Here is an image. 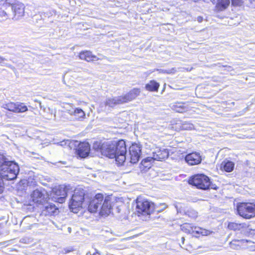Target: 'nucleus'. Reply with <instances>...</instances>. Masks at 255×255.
Masks as SVG:
<instances>
[{
  "label": "nucleus",
  "mask_w": 255,
  "mask_h": 255,
  "mask_svg": "<svg viewBox=\"0 0 255 255\" xmlns=\"http://www.w3.org/2000/svg\"><path fill=\"white\" fill-rule=\"evenodd\" d=\"M123 101L122 96H118L107 99L105 104L106 106L113 108L118 105L124 104Z\"/></svg>",
  "instance_id": "6ab92c4d"
},
{
  "label": "nucleus",
  "mask_w": 255,
  "mask_h": 255,
  "mask_svg": "<svg viewBox=\"0 0 255 255\" xmlns=\"http://www.w3.org/2000/svg\"><path fill=\"white\" fill-rule=\"evenodd\" d=\"M240 216L245 219H251L255 217V204L251 203H240L237 207Z\"/></svg>",
  "instance_id": "0eeeda50"
},
{
  "label": "nucleus",
  "mask_w": 255,
  "mask_h": 255,
  "mask_svg": "<svg viewBox=\"0 0 255 255\" xmlns=\"http://www.w3.org/2000/svg\"><path fill=\"white\" fill-rule=\"evenodd\" d=\"M5 181V179L0 175V194H1L4 191Z\"/></svg>",
  "instance_id": "473e14b6"
},
{
  "label": "nucleus",
  "mask_w": 255,
  "mask_h": 255,
  "mask_svg": "<svg viewBox=\"0 0 255 255\" xmlns=\"http://www.w3.org/2000/svg\"><path fill=\"white\" fill-rule=\"evenodd\" d=\"M140 90L139 88H133L128 93L122 96L124 103L130 102L135 99L140 94Z\"/></svg>",
  "instance_id": "a211bd4d"
},
{
  "label": "nucleus",
  "mask_w": 255,
  "mask_h": 255,
  "mask_svg": "<svg viewBox=\"0 0 255 255\" xmlns=\"http://www.w3.org/2000/svg\"><path fill=\"white\" fill-rule=\"evenodd\" d=\"M184 214L189 218L193 219H196L198 216V212L191 208L188 209L184 211Z\"/></svg>",
  "instance_id": "cd10ccee"
},
{
  "label": "nucleus",
  "mask_w": 255,
  "mask_h": 255,
  "mask_svg": "<svg viewBox=\"0 0 255 255\" xmlns=\"http://www.w3.org/2000/svg\"><path fill=\"white\" fill-rule=\"evenodd\" d=\"M73 251V249L72 248H65L62 250V253L63 254H66L69 253L71 252H72Z\"/></svg>",
  "instance_id": "c9c22d12"
},
{
  "label": "nucleus",
  "mask_w": 255,
  "mask_h": 255,
  "mask_svg": "<svg viewBox=\"0 0 255 255\" xmlns=\"http://www.w3.org/2000/svg\"><path fill=\"white\" fill-rule=\"evenodd\" d=\"M167 207V205L165 203H160L158 206H155L154 211L157 212H162Z\"/></svg>",
  "instance_id": "7c9ffc66"
},
{
  "label": "nucleus",
  "mask_w": 255,
  "mask_h": 255,
  "mask_svg": "<svg viewBox=\"0 0 255 255\" xmlns=\"http://www.w3.org/2000/svg\"><path fill=\"white\" fill-rule=\"evenodd\" d=\"M39 106H40V109H42V106H41V102H39Z\"/></svg>",
  "instance_id": "79ce46f5"
},
{
  "label": "nucleus",
  "mask_w": 255,
  "mask_h": 255,
  "mask_svg": "<svg viewBox=\"0 0 255 255\" xmlns=\"http://www.w3.org/2000/svg\"><path fill=\"white\" fill-rule=\"evenodd\" d=\"M24 13V6L23 3L16 2L13 4L4 2L0 8V17L6 19L11 18L18 20Z\"/></svg>",
  "instance_id": "20e7f679"
},
{
  "label": "nucleus",
  "mask_w": 255,
  "mask_h": 255,
  "mask_svg": "<svg viewBox=\"0 0 255 255\" xmlns=\"http://www.w3.org/2000/svg\"><path fill=\"white\" fill-rule=\"evenodd\" d=\"M2 108L9 111L14 113H23L28 110L27 107L21 103H9L3 104Z\"/></svg>",
  "instance_id": "ddd939ff"
},
{
  "label": "nucleus",
  "mask_w": 255,
  "mask_h": 255,
  "mask_svg": "<svg viewBox=\"0 0 255 255\" xmlns=\"http://www.w3.org/2000/svg\"><path fill=\"white\" fill-rule=\"evenodd\" d=\"M230 3V0H217L214 3L218 10L223 11L226 9Z\"/></svg>",
  "instance_id": "4be33fe9"
},
{
  "label": "nucleus",
  "mask_w": 255,
  "mask_h": 255,
  "mask_svg": "<svg viewBox=\"0 0 255 255\" xmlns=\"http://www.w3.org/2000/svg\"><path fill=\"white\" fill-rule=\"evenodd\" d=\"M79 58L88 62L94 61L98 60L96 56L92 54L90 51H82L79 53Z\"/></svg>",
  "instance_id": "aec40b11"
},
{
  "label": "nucleus",
  "mask_w": 255,
  "mask_h": 255,
  "mask_svg": "<svg viewBox=\"0 0 255 255\" xmlns=\"http://www.w3.org/2000/svg\"><path fill=\"white\" fill-rule=\"evenodd\" d=\"M155 205L147 200H137L136 210L139 215H149L154 211Z\"/></svg>",
  "instance_id": "6e6552de"
},
{
  "label": "nucleus",
  "mask_w": 255,
  "mask_h": 255,
  "mask_svg": "<svg viewBox=\"0 0 255 255\" xmlns=\"http://www.w3.org/2000/svg\"><path fill=\"white\" fill-rule=\"evenodd\" d=\"M157 70L159 72V73H166V74L174 73L176 71V69L175 68H172V69H168V70L158 69Z\"/></svg>",
  "instance_id": "72a5a7b5"
},
{
  "label": "nucleus",
  "mask_w": 255,
  "mask_h": 255,
  "mask_svg": "<svg viewBox=\"0 0 255 255\" xmlns=\"http://www.w3.org/2000/svg\"><path fill=\"white\" fill-rule=\"evenodd\" d=\"M141 152V147L139 144H132L129 148V154H126V159L132 164L136 163L139 160Z\"/></svg>",
  "instance_id": "f8f14e48"
},
{
  "label": "nucleus",
  "mask_w": 255,
  "mask_h": 255,
  "mask_svg": "<svg viewBox=\"0 0 255 255\" xmlns=\"http://www.w3.org/2000/svg\"><path fill=\"white\" fill-rule=\"evenodd\" d=\"M32 201L37 205H43L48 198L47 191L42 188L34 190L31 194Z\"/></svg>",
  "instance_id": "9b49d317"
},
{
  "label": "nucleus",
  "mask_w": 255,
  "mask_h": 255,
  "mask_svg": "<svg viewBox=\"0 0 255 255\" xmlns=\"http://www.w3.org/2000/svg\"><path fill=\"white\" fill-rule=\"evenodd\" d=\"M182 103H176L172 107V109L178 113H183L188 110V108L183 105Z\"/></svg>",
  "instance_id": "393cba45"
},
{
  "label": "nucleus",
  "mask_w": 255,
  "mask_h": 255,
  "mask_svg": "<svg viewBox=\"0 0 255 255\" xmlns=\"http://www.w3.org/2000/svg\"><path fill=\"white\" fill-rule=\"evenodd\" d=\"M70 187L69 185H61L54 188L52 189L53 200L59 203L64 202Z\"/></svg>",
  "instance_id": "1a4fd4ad"
},
{
  "label": "nucleus",
  "mask_w": 255,
  "mask_h": 255,
  "mask_svg": "<svg viewBox=\"0 0 255 255\" xmlns=\"http://www.w3.org/2000/svg\"><path fill=\"white\" fill-rule=\"evenodd\" d=\"M240 241H233L231 242L230 244V248L234 249V250H239L240 249V246L239 244L237 243H239Z\"/></svg>",
  "instance_id": "2f4dec72"
},
{
  "label": "nucleus",
  "mask_w": 255,
  "mask_h": 255,
  "mask_svg": "<svg viewBox=\"0 0 255 255\" xmlns=\"http://www.w3.org/2000/svg\"><path fill=\"white\" fill-rule=\"evenodd\" d=\"M195 227L189 223H184L181 226L182 231L187 233H192L194 236V229Z\"/></svg>",
  "instance_id": "a878e982"
},
{
  "label": "nucleus",
  "mask_w": 255,
  "mask_h": 255,
  "mask_svg": "<svg viewBox=\"0 0 255 255\" xmlns=\"http://www.w3.org/2000/svg\"><path fill=\"white\" fill-rule=\"evenodd\" d=\"M68 229H69V231H70L71 228H68Z\"/></svg>",
  "instance_id": "37998d69"
},
{
  "label": "nucleus",
  "mask_w": 255,
  "mask_h": 255,
  "mask_svg": "<svg viewBox=\"0 0 255 255\" xmlns=\"http://www.w3.org/2000/svg\"><path fill=\"white\" fill-rule=\"evenodd\" d=\"M159 87V84L154 80H151L149 83H147L145 86L146 90L150 92L158 91Z\"/></svg>",
  "instance_id": "5701e85b"
},
{
  "label": "nucleus",
  "mask_w": 255,
  "mask_h": 255,
  "mask_svg": "<svg viewBox=\"0 0 255 255\" xmlns=\"http://www.w3.org/2000/svg\"><path fill=\"white\" fill-rule=\"evenodd\" d=\"M179 205H175V207L178 213H181V211L179 209Z\"/></svg>",
  "instance_id": "4c0bfd02"
},
{
  "label": "nucleus",
  "mask_w": 255,
  "mask_h": 255,
  "mask_svg": "<svg viewBox=\"0 0 255 255\" xmlns=\"http://www.w3.org/2000/svg\"><path fill=\"white\" fill-rule=\"evenodd\" d=\"M185 160L189 165H195L201 162L202 158L199 153L193 152L187 154L185 157Z\"/></svg>",
  "instance_id": "2eb2a0df"
},
{
  "label": "nucleus",
  "mask_w": 255,
  "mask_h": 255,
  "mask_svg": "<svg viewBox=\"0 0 255 255\" xmlns=\"http://www.w3.org/2000/svg\"><path fill=\"white\" fill-rule=\"evenodd\" d=\"M85 196V191L84 189L81 188L75 189L69 205L72 212L77 213L79 209L82 208L83 205L86 206L88 205V202H86Z\"/></svg>",
  "instance_id": "39448f33"
},
{
  "label": "nucleus",
  "mask_w": 255,
  "mask_h": 255,
  "mask_svg": "<svg viewBox=\"0 0 255 255\" xmlns=\"http://www.w3.org/2000/svg\"><path fill=\"white\" fill-rule=\"evenodd\" d=\"M57 144L60 145L61 146H64L67 144H69V141L68 140H63L60 142H58Z\"/></svg>",
  "instance_id": "e433bc0d"
},
{
  "label": "nucleus",
  "mask_w": 255,
  "mask_h": 255,
  "mask_svg": "<svg viewBox=\"0 0 255 255\" xmlns=\"http://www.w3.org/2000/svg\"><path fill=\"white\" fill-rule=\"evenodd\" d=\"M110 146V145L108 144V141L102 143L101 141H96L93 143L92 149L98 153H100L102 155L106 156L108 147H111Z\"/></svg>",
  "instance_id": "dca6fc26"
},
{
  "label": "nucleus",
  "mask_w": 255,
  "mask_h": 255,
  "mask_svg": "<svg viewBox=\"0 0 255 255\" xmlns=\"http://www.w3.org/2000/svg\"><path fill=\"white\" fill-rule=\"evenodd\" d=\"M90 151V145L88 142H80L76 149L77 155L82 158L87 157Z\"/></svg>",
  "instance_id": "f3484780"
},
{
  "label": "nucleus",
  "mask_w": 255,
  "mask_h": 255,
  "mask_svg": "<svg viewBox=\"0 0 255 255\" xmlns=\"http://www.w3.org/2000/svg\"><path fill=\"white\" fill-rule=\"evenodd\" d=\"M74 115L78 119L83 118L85 116L84 112L80 108H76L74 112Z\"/></svg>",
  "instance_id": "c85d7f7f"
},
{
  "label": "nucleus",
  "mask_w": 255,
  "mask_h": 255,
  "mask_svg": "<svg viewBox=\"0 0 255 255\" xmlns=\"http://www.w3.org/2000/svg\"><path fill=\"white\" fill-rule=\"evenodd\" d=\"M168 155L169 153L167 149L156 147L152 151V157H148L143 159L141 161V164L145 166V163L150 162L152 160H162L167 158ZM145 166H147V165H145Z\"/></svg>",
  "instance_id": "9d476101"
},
{
  "label": "nucleus",
  "mask_w": 255,
  "mask_h": 255,
  "mask_svg": "<svg viewBox=\"0 0 255 255\" xmlns=\"http://www.w3.org/2000/svg\"><path fill=\"white\" fill-rule=\"evenodd\" d=\"M235 164L229 160H224L221 164V169L228 172L232 171L234 168Z\"/></svg>",
  "instance_id": "412c9836"
},
{
  "label": "nucleus",
  "mask_w": 255,
  "mask_h": 255,
  "mask_svg": "<svg viewBox=\"0 0 255 255\" xmlns=\"http://www.w3.org/2000/svg\"><path fill=\"white\" fill-rule=\"evenodd\" d=\"M189 183L203 190L209 188L217 190L218 188L216 184L211 182L207 176L202 174H196L191 177L189 180Z\"/></svg>",
  "instance_id": "423d86ee"
},
{
  "label": "nucleus",
  "mask_w": 255,
  "mask_h": 255,
  "mask_svg": "<svg viewBox=\"0 0 255 255\" xmlns=\"http://www.w3.org/2000/svg\"><path fill=\"white\" fill-rule=\"evenodd\" d=\"M110 147L107 148L106 156L110 158H115L116 161L119 165H122L128 158L126 156L127 152L126 142L123 140L118 141H108Z\"/></svg>",
  "instance_id": "f03ea898"
},
{
  "label": "nucleus",
  "mask_w": 255,
  "mask_h": 255,
  "mask_svg": "<svg viewBox=\"0 0 255 255\" xmlns=\"http://www.w3.org/2000/svg\"><path fill=\"white\" fill-rule=\"evenodd\" d=\"M244 225L243 224L237 223L235 222H230L229 223L228 227L229 229L234 231L240 230L244 228Z\"/></svg>",
  "instance_id": "bb28decb"
},
{
  "label": "nucleus",
  "mask_w": 255,
  "mask_h": 255,
  "mask_svg": "<svg viewBox=\"0 0 255 255\" xmlns=\"http://www.w3.org/2000/svg\"><path fill=\"white\" fill-rule=\"evenodd\" d=\"M68 229H69V231H70L71 228H68Z\"/></svg>",
  "instance_id": "c03bdc74"
},
{
  "label": "nucleus",
  "mask_w": 255,
  "mask_h": 255,
  "mask_svg": "<svg viewBox=\"0 0 255 255\" xmlns=\"http://www.w3.org/2000/svg\"><path fill=\"white\" fill-rule=\"evenodd\" d=\"M181 128L182 130H191L194 128V125L190 123L185 122L182 124Z\"/></svg>",
  "instance_id": "c756f323"
},
{
  "label": "nucleus",
  "mask_w": 255,
  "mask_h": 255,
  "mask_svg": "<svg viewBox=\"0 0 255 255\" xmlns=\"http://www.w3.org/2000/svg\"><path fill=\"white\" fill-rule=\"evenodd\" d=\"M184 241H185V238L184 237H182L181 238V241H182V245L184 244Z\"/></svg>",
  "instance_id": "a19ab883"
},
{
  "label": "nucleus",
  "mask_w": 255,
  "mask_h": 255,
  "mask_svg": "<svg viewBox=\"0 0 255 255\" xmlns=\"http://www.w3.org/2000/svg\"><path fill=\"white\" fill-rule=\"evenodd\" d=\"M217 65H219V67H223L226 68V70L227 71H229V72L231 71H232L233 70V68L231 66H230L221 65V64L219 63H218Z\"/></svg>",
  "instance_id": "f704fd0d"
},
{
  "label": "nucleus",
  "mask_w": 255,
  "mask_h": 255,
  "mask_svg": "<svg viewBox=\"0 0 255 255\" xmlns=\"http://www.w3.org/2000/svg\"><path fill=\"white\" fill-rule=\"evenodd\" d=\"M111 197L107 196L104 198L101 193L97 194L88 204V211L91 213H99L101 216H108L112 211Z\"/></svg>",
  "instance_id": "f257e3e1"
},
{
  "label": "nucleus",
  "mask_w": 255,
  "mask_h": 255,
  "mask_svg": "<svg viewBox=\"0 0 255 255\" xmlns=\"http://www.w3.org/2000/svg\"><path fill=\"white\" fill-rule=\"evenodd\" d=\"M194 236L197 237L198 235L208 236L213 233L212 231L200 227H195L194 229Z\"/></svg>",
  "instance_id": "b1692460"
},
{
  "label": "nucleus",
  "mask_w": 255,
  "mask_h": 255,
  "mask_svg": "<svg viewBox=\"0 0 255 255\" xmlns=\"http://www.w3.org/2000/svg\"><path fill=\"white\" fill-rule=\"evenodd\" d=\"M19 172L18 164L0 152V175L5 180H14L17 178Z\"/></svg>",
  "instance_id": "7ed1b4c3"
},
{
  "label": "nucleus",
  "mask_w": 255,
  "mask_h": 255,
  "mask_svg": "<svg viewBox=\"0 0 255 255\" xmlns=\"http://www.w3.org/2000/svg\"><path fill=\"white\" fill-rule=\"evenodd\" d=\"M197 20L199 22H201L203 21V17L199 16L197 17Z\"/></svg>",
  "instance_id": "58836bf2"
},
{
  "label": "nucleus",
  "mask_w": 255,
  "mask_h": 255,
  "mask_svg": "<svg viewBox=\"0 0 255 255\" xmlns=\"http://www.w3.org/2000/svg\"><path fill=\"white\" fill-rule=\"evenodd\" d=\"M41 214L45 216H52L56 215L58 212V208L56 206L47 201L42 205Z\"/></svg>",
  "instance_id": "4468645a"
},
{
  "label": "nucleus",
  "mask_w": 255,
  "mask_h": 255,
  "mask_svg": "<svg viewBox=\"0 0 255 255\" xmlns=\"http://www.w3.org/2000/svg\"><path fill=\"white\" fill-rule=\"evenodd\" d=\"M94 254H96L98 255H100V252L97 249H95V252Z\"/></svg>",
  "instance_id": "ea45409f"
}]
</instances>
